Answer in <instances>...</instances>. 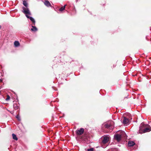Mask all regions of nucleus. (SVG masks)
Returning <instances> with one entry per match:
<instances>
[{
    "label": "nucleus",
    "mask_w": 151,
    "mask_h": 151,
    "mask_svg": "<svg viewBox=\"0 0 151 151\" xmlns=\"http://www.w3.org/2000/svg\"><path fill=\"white\" fill-rule=\"evenodd\" d=\"M147 127V125L143 123H142L140 125L138 133L142 134L150 131L151 130V127L150 126H148V127Z\"/></svg>",
    "instance_id": "f257e3e1"
},
{
    "label": "nucleus",
    "mask_w": 151,
    "mask_h": 151,
    "mask_svg": "<svg viewBox=\"0 0 151 151\" xmlns=\"http://www.w3.org/2000/svg\"><path fill=\"white\" fill-rule=\"evenodd\" d=\"M109 138L108 136H105L103 138L101 145L103 148H105L108 145V142L109 140Z\"/></svg>",
    "instance_id": "f03ea898"
},
{
    "label": "nucleus",
    "mask_w": 151,
    "mask_h": 151,
    "mask_svg": "<svg viewBox=\"0 0 151 151\" xmlns=\"http://www.w3.org/2000/svg\"><path fill=\"white\" fill-rule=\"evenodd\" d=\"M113 122L111 121L108 122L104 125V127L106 128L112 130L114 128V126L113 125Z\"/></svg>",
    "instance_id": "7ed1b4c3"
},
{
    "label": "nucleus",
    "mask_w": 151,
    "mask_h": 151,
    "mask_svg": "<svg viewBox=\"0 0 151 151\" xmlns=\"http://www.w3.org/2000/svg\"><path fill=\"white\" fill-rule=\"evenodd\" d=\"M22 9L23 10L22 11V12L25 14L26 17H27L28 16L31 15V13L28 7H22Z\"/></svg>",
    "instance_id": "20e7f679"
},
{
    "label": "nucleus",
    "mask_w": 151,
    "mask_h": 151,
    "mask_svg": "<svg viewBox=\"0 0 151 151\" xmlns=\"http://www.w3.org/2000/svg\"><path fill=\"white\" fill-rule=\"evenodd\" d=\"M84 132V129L83 128L78 129L76 131V133L77 135H81L83 134Z\"/></svg>",
    "instance_id": "39448f33"
},
{
    "label": "nucleus",
    "mask_w": 151,
    "mask_h": 151,
    "mask_svg": "<svg viewBox=\"0 0 151 151\" xmlns=\"http://www.w3.org/2000/svg\"><path fill=\"white\" fill-rule=\"evenodd\" d=\"M114 139L118 141H119L121 138V135L119 134H116L114 136Z\"/></svg>",
    "instance_id": "423d86ee"
},
{
    "label": "nucleus",
    "mask_w": 151,
    "mask_h": 151,
    "mask_svg": "<svg viewBox=\"0 0 151 151\" xmlns=\"http://www.w3.org/2000/svg\"><path fill=\"white\" fill-rule=\"evenodd\" d=\"M129 122V119L126 117H124L123 120V124H128Z\"/></svg>",
    "instance_id": "0eeeda50"
},
{
    "label": "nucleus",
    "mask_w": 151,
    "mask_h": 151,
    "mask_svg": "<svg viewBox=\"0 0 151 151\" xmlns=\"http://www.w3.org/2000/svg\"><path fill=\"white\" fill-rule=\"evenodd\" d=\"M44 4L47 7H49L51 6V4L48 1H45L44 2Z\"/></svg>",
    "instance_id": "6e6552de"
},
{
    "label": "nucleus",
    "mask_w": 151,
    "mask_h": 151,
    "mask_svg": "<svg viewBox=\"0 0 151 151\" xmlns=\"http://www.w3.org/2000/svg\"><path fill=\"white\" fill-rule=\"evenodd\" d=\"M27 17V18L29 19L31 21L32 23H34V25L35 24V21L33 18L29 16H28V17Z\"/></svg>",
    "instance_id": "1a4fd4ad"
},
{
    "label": "nucleus",
    "mask_w": 151,
    "mask_h": 151,
    "mask_svg": "<svg viewBox=\"0 0 151 151\" xmlns=\"http://www.w3.org/2000/svg\"><path fill=\"white\" fill-rule=\"evenodd\" d=\"M135 144L134 142L133 141H129L128 143V146L129 147L132 146Z\"/></svg>",
    "instance_id": "9d476101"
},
{
    "label": "nucleus",
    "mask_w": 151,
    "mask_h": 151,
    "mask_svg": "<svg viewBox=\"0 0 151 151\" xmlns=\"http://www.w3.org/2000/svg\"><path fill=\"white\" fill-rule=\"evenodd\" d=\"M14 45L15 47H17L20 45V44L18 41H16L14 42Z\"/></svg>",
    "instance_id": "9b49d317"
},
{
    "label": "nucleus",
    "mask_w": 151,
    "mask_h": 151,
    "mask_svg": "<svg viewBox=\"0 0 151 151\" xmlns=\"http://www.w3.org/2000/svg\"><path fill=\"white\" fill-rule=\"evenodd\" d=\"M32 28L31 29V30L32 31H36L37 30V28L33 26H32Z\"/></svg>",
    "instance_id": "f8f14e48"
},
{
    "label": "nucleus",
    "mask_w": 151,
    "mask_h": 151,
    "mask_svg": "<svg viewBox=\"0 0 151 151\" xmlns=\"http://www.w3.org/2000/svg\"><path fill=\"white\" fill-rule=\"evenodd\" d=\"M12 136L13 139L15 140H18V139L16 136V135L15 134H12Z\"/></svg>",
    "instance_id": "ddd939ff"
},
{
    "label": "nucleus",
    "mask_w": 151,
    "mask_h": 151,
    "mask_svg": "<svg viewBox=\"0 0 151 151\" xmlns=\"http://www.w3.org/2000/svg\"><path fill=\"white\" fill-rule=\"evenodd\" d=\"M23 5H24V6H25V7H27L28 4L27 2L25 1H23Z\"/></svg>",
    "instance_id": "4468645a"
},
{
    "label": "nucleus",
    "mask_w": 151,
    "mask_h": 151,
    "mask_svg": "<svg viewBox=\"0 0 151 151\" xmlns=\"http://www.w3.org/2000/svg\"><path fill=\"white\" fill-rule=\"evenodd\" d=\"M66 5H65L64 6L61 7L59 9L60 11H62L63 10L65 9Z\"/></svg>",
    "instance_id": "2eb2a0df"
},
{
    "label": "nucleus",
    "mask_w": 151,
    "mask_h": 151,
    "mask_svg": "<svg viewBox=\"0 0 151 151\" xmlns=\"http://www.w3.org/2000/svg\"><path fill=\"white\" fill-rule=\"evenodd\" d=\"M10 96L9 95H7V97L6 99V101H9L10 99Z\"/></svg>",
    "instance_id": "dca6fc26"
},
{
    "label": "nucleus",
    "mask_w": 151,
    "mask_h": 151,
    "mask_svg": "<svg viewBox=\"0 0 151 151\" xmlns=\"http://www.w3.org/2000/svg\"><path fill=\"white\" fill-rule=\"evenodd\" d=\"M94 150V148H91L90 149H88L87 151H93Z\"/></svg>",
    "instance_id": "f3484780"
},
{
    "label": "nucleus",
    "mask_w": 151,
    "mask_h": 151,
    "mask_svg": "<svg viewBox=\"0 0 151 151\" xmlns=\"http://www.w3.org/2000/svg\"><path fill=\"white\" fill-rule=\"evenodd\" d=\"M16 118H17V119L19 120H20V118H19V116L18 115H17L16 116Z\"/></svg>",
    "instance_id": "a211bd4d"
},
{
    "label": "nucleus",
    "mask_w": 151,
    "mask_h": 151,
    "mask_svg": "<svg viewBox=\"0 0 151 151\" xmlns=\"http://www.w3.org/2000/svg\"><path fill=\"white\" fill-rule=\"evenodd\" d=\"M14 105H14V108H15V109H18V106H17V107H16L15 108V106H14Z\"/></svg>",
    "instance_id": "6ab92c4d"
},
{
    "label": "nucleus",
    "mask_w": 151,
    "mask_h": 151,
    "mask_svg": "<svg viewBox=\"0 0 151 151\" xmlns=\"http://www.w3.org/2000/svg\"><path fill=\"white\" fill-rule=\"evenodd\" d=\"M2 82V79H0V82Z\"/></svg>",
    "instance_id": "aec40b11"
},
{
    "label": "nucleus",
    "mask_w": 151,
    "mask_h": 151,
    "mask_svg": "<svg viewBox=\"0 0 151 151\" xmlns=\"http://www.w3.org/2000/svg\"><path fill=\"white\" fill-rule=\"evenodd\" d=\"M143 129H144V127H142V129L143 130Z\"/></svg>",
    "instance_id": "412c9836"
},
{
    "label": "nucleus",
    "mask_w": 151,
    "mask_h": 151,
    "mask_svg": "<svg viewBox=\"0 0 151 151\" xmlns=\"http://www.w3.org/2000/svg\"><path fill=\"white\" fill-rule=\"evenodd\" d=\"M1 28V26L0 25V29Z\"/></svg>",
    "instance_id": "4be33fe9"
},
{
    "label": "nucleus",
    "mask_w": 151,
    "mask_h": 151,
    "mask_svg": "<svg viewBox=\"0 0 151 151\" xmlns=\"http://www.w3.org/2000/svg\"><path fill=\"white\" fill-rule=\"evenodd\" d=\"M1 86H0V89H1Z\"/></svg>",
    "instance_id": "5701e85b"
},
{
    "label": "nucleus",
    "mask_w": 151,
    "mask_h": 151,
    "mask_svg": "<svg viewBox=\"0 0 151 151\" xmlns=\"http://www.w3.org/2000/svg\"><path fill=\"white\" fill-rule=\"evenodd\" d=\"M1 94V91H0V94Z\"/></svg>",
    "instance_id": "b1692460"
}]
</instances>
